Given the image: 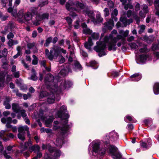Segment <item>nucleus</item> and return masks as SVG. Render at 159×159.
I'll return each mask as SVG.
<instances>
[{"mask_svg":"<svg viewBox=\"0 0 159 159\" xmlns=\"http://www.w3.org/2000/svg\"><path fill=\"white\" fill-rule=\"evenodd\" d=\"M20 2V0H15V1L14 3V6H13V9L15 7H16L18 5Z\"/></svg>","mask_w":159,"mask_h":159,"instance_id":"60","label":"nucleus"},{"mask_svg":"<svg viewBox=\"0 0 159 159\" xmlns=\"http://www.w3.org/2000/svg\"><path fill=\"white\" fill-rule=\"evenodd\" d=\"M37 154L36 156L34 157L33 159H38V158H40L42 156V153L39 152H37Z\"/></svg>","mask_w":159,"mask_h":159,"instance_id":"63","label":"nucleus"},{"mask_svg":"<svg viewBox=\"0 0 159 159\" xmlns=\"http://www.w3.org/2000/svg\"><path fill=\"white\" fill-rule=\"evenodd\" d=\"M142 7V10L143 11L144 13L145 14L147 13L148 12V6L145 4H143Z\"/></svg>","mask_w":159,"mask_h":159,"instance_id":"51","label":"nucleus"},{"mask_svg":"<svg viewBox=\"0 0 159 159\" xmlns=\"http://www.w3.org/2000/svg\"><path fill=\"white\" fill-rule=\"evenodd\" d=\"M31 20L33 25L35 26H38L40 25L41 21L38 15H37L36 16L35 19H34L33 18Z\"/></svg>","mask_w":159,"mask_h":159,"instance_id":"19","label":"nucleus"},{"mask_svg":"<svg viewBox=\"0 0 159 159\" xmlns=\"http://www.w3.org/2000/svg\"><path fill=\"white\" fill-rule=\"evenodd\" d=\"M124 8L126 10H127L129 8V9H132L133 8V6L131 4L128 3L124 5Z\"/></svg>","mask_w":159,"mask_h":159,"instance_id":"54","label":"nucleus"},{"mask_svg":"<svg viewBox=\"0 0 159 159\" xmlns=\"http://www.w3.org/2000/svg\"><path fill=\"white\" fill-rule=\"evenodd\" d=\"M129 45L132 49H135L137 48L138 47V46L134 43H130Z\"/></svg>","mask_w":159,"mask_h":159,"instance_id":"47","label":"nucleus"},{"mask_svg":"<svg viewBox=\"0 0 159 159\" xmlns=\"http://www.w3.org/2000/svg\"><path fill=\"white\" fill-rule=\"evenodd\" d=\"M24 12V10L21 9L19 11V12H18V14L17 13L16 15L15 16H15L16 15H17L18 17L19 18H21L23 16Z\"/></svg>","mask_w":159,"mask_h":159,"instance_id":"45","label":"nucleus"},{"mask_svg":"<svg viewBox=\"0 0 159 159\" xmlns=\"http://www.w3.org/2000/svg\"><path fill=\"white\" fill-rule=\"evenodd\" d=\"M14 93L16 94V95L19 97H21L22 96V94L19 92L18 90L17 89H15L13 90Z\"/></svg>","mask_w":159,"mask_h":159,"instance_id":"53","label":"nucleus"},{"mask_svg":"<svg viewBox=\"0 0 159 159\" xmlns=\"http://www.w3.org/2000/svg\"><path fill=\"white\" fill-rule=\"evenodd\" d=\"M83 31L84 34L89 35L91 34L92 32V30H90L88 28L84 29Z\"/></svg>","mask_w":159,"mask_h":159,"instance_id":"40","label":"nucleus"},{"mask_svg":"<svg viewBox=\"0 0 159 159\" xmlns=\"http://www.w3.org/2000/svg\"><path fill=\"white\" fill-rule=\"evenodd\" d=\"M54 77L51 74H47L44 79V82L45 84L49 87L50 88V92H43L40 94V97L45 96L47 97V102L49 104H52L54 102L55 99V95L57 96L59 95L62 91L65 90L71 87L72 85V82L70 81H62L60 85L58 88V85L53 83Z\"/></svg>","mask_w":159,"mask_h":159,"instance_id":"1","label":"nucleus"},{"mask_svg":"<svg viewBox=\"0 0 159 159\" xmlns=\"http://www.w3.org/2000/svg\"><path fill=\"white\" fill-rule=\"evenodd\" d=\"M120 21L124 24L125 26H126L127 25H128L133 22L132 19H127L125 17H121L120 19Z\"/></svg>","mask_w":159,"mask_h":159,"instance_id":"18","label":"nucleus"},{"mask_svg":"<svg viewBox=\"0 0 159 159\" xmlns=\"http://www.w3.org/2000/svg\"><path fill=\"white\" fill-rule=\"evenodd\" d=\"M24 19L26 21H29L33 19L32 15L30 12H27L25 13L24 16Z\"/></svg>","mask_w":159,"mask_h":159,"instance_id":"25","label":"nucleus"},{"mask_svg":"<svg viewBox=\"0 0 159 159\" xmlns=\"http://www.w3.org/2000/svg\"><path fill=\"white\" fill-rule=\"evenodd\" d=\"M109 153L112 157L114 159H122V156L121 154L117 151V148L115 146L109 145Z\"/></svg>","mask_w":159,"mask_h":159,"instance_id":"7","label":"nucleus"},{"mask_svg":"<svg viewBox=\"0 0 159 159\" xmlns=\"http://www.w3.org/2000/svg\"><path fill=\"white\" fill-rule=\"evenodd\" d=\"M42 20L43 19H48L49 16V15L48 13H44L42 15H38Z\"/></svg>","mask_w":159,"mask_h":159,"instance_id":"34","label":"nucleus"},{"mask_svg":"<svg viewBox=\"0 0 159 159\" xmlns=\"http://www.w3.org/2000/svg\"><path fill=\"white\" fill-rule=\"evenodd\" d=\"M109 136L111 139L113 140H116L119 138V135L117 133L113 131L109 133Z\"/></svg>","mask_w":159,"mask_h":159,"instance_id":"24","label":"nucleus"},{"mask_svg":"<svg viewBox=\"0 0 159 159\" xmlns=\"http://www.w3.org/2000/svg\"><path fill=\"white\" fill-rule=\"evenodd\" d=\"M114 26V21L112 19H110L104 24V26L106 28L111 30Z\"/></svg>","mask_w":159,"mask_h":159,"instance_id":"17","label":"nucleus"},{"mask_svg":"<svg viewBox=\"0 0 159 159\" xmlns=\"http://www.w3.org/2000/svg\"><path fill=\"white\" fill-rule=\"evenodd\" d=\"M12 109L14 112L17 113L19 112L21 107L18 104L13 103L12 104Z\"/></svg>","mask_w":159,"mask_h":159,"instance_id":"20","label":"nucleus"},{"mask_svg":"<svg viewBox=\"0 0 159 159\" xmlns=\"http://www.w3.org/2000/svg\"><path fill=\"white\" fill-rule=\"evenodd\" d=\"M144 40L147 43H151L153 42V40L152 38L147 36H145L144 37Z\"/></svg>","mask_w":159,"mask_h":159,"instance_id":"48","label":"nucleus"},{"mask_svg":"<svg viewBox=\"0 0 159 159\" xmlns=\"http://www.w3.org/2000/svg\"><path fill=\"white\" fill-rule=\"evenodd\" d=\"M52 40V37H49L47 38L46 40V42L44 44L45 47H48L49 44L51 43Z\"/></svg>","mask_w":159,"mask_h":159,"instance_id":"35","label":"nucleus"},{"mask_svg":"<svg viewBox=\"0 0 159 159\" xmlns=\"http://www.w3.org/2000/svg\"><path fill=\"white\" fill-rule=\"evenodd\" d=\"M134 18L136 20V24L139 25L140 23L139 17L137 15H134Z\"/></svg>","mask_w":159,"mask_h":159,"instance_id":"61","label":"nucleus"},{"mask_svg":"<svg viewBox=\"0 0 159 159\" xmlns=\"http://www.w3.org/2000/svg\"><path fill=\"white\" fill-rule=\"evenodd\" d=\"M30 144H31V141L30 139H29L28 142L25 143L24 146L22 148L23 149L20 151L22 153L23 151L27 149L28 147L30 146Z\"/></svg>","mask_w":159,"mask_h":159,"instance_id":"30","label":"nucleus"},{"mask_svg":"<svg viewBox=\"0 0 159 159\" xmlns=\"http://www.w3.org/2000/svg\"><path fill=\"white\" fill-rule=\"evenodd\" d=\"M61 153V152L60 150H56L55 151V153L54 154L55 157H58L60 156Z\"/></svg>","mask_w":159,"mask_h":159,"instance_id":"56","label":"nucleus"},{"mask_svg":"<svg viewBox=\"0 0 159 159\" xmlns=\"http://www.w3.org/2000/svg\"><path fill=\"white\" fill-rule=\"evenodd\" d=\"M14 37V35L12 32H10L7 35V38L8 39H12Z\"/></svg>","mask_w":159,"mask_h":159,"instance_id":"55","label":"nucleus"},{"mask_svg":"<svg viewBox=\"0 0 159 159\" xmlns=\"http://www.w3.org/2000/svg\"><path fill=\"white\" fill-rule=\"evenodd\" d=\"M107 5L110 8H113L114 7V4L112 1H109L107 2Z\"/></svg>","mask_w":159,"mask_h":159,"instance_id":"58","label":"nucleus"},{"mask_svg":"<svg viewBox=\"0 0 159 159\" xmlns=\"http://www.w3.org/2000/svg\"><path fill=\"white\" fill-rule=\"evenodd\" d=\"M12 118L11 117L7 118H2L1 119V122L4 123L6 124V126L8 128H11L12 126L10 124L11 123Z\"/></svg>","mask_w":159,"mask_h":159,"instance_id":"11","label":"nucleus"},{"mask_svg":"<svg viewBox=\"0 0 159 159\" xmlns=\"http://www.w3.org/2000/svg\"><path fill=\"white\" fill-rule=\"evenodd\" d=\"M41 130L43 132H46L47 133H51L52 131V130L49 129H45L44 128H41Z\"/></svg>","mask_w":159,"mask_h":159,"instance_id":"57","label":"nucleus"},{"mask_svg":"<svg viewBox=\"0 0 159 159\" xmlns=\"http://www.w3.org/2000/svg\"><path fill=\"white\" fill-rule=\"evenodd\" d=\"M121 39L123 44L125 43V38L120 35H118L116 37H114L111 39V41L108 43V47L109 51L112 50L114 51H116L117 47L116 46V43L119 40Z\"/></svg>","mask_w":159,"mask_h":159,"instance_id":"4","label":"nucleus"},{"mask_svg":"<svg viewBox=\"0 0 159 159\" xmlns=\"http://www.w3.org/2000/svg\"><path fill=\"white\" fill-rule=\"evenodd\" d=\"M66 107L63 105L61 107L57 112L58 116L61 119V123L64 125H66L68 121V119L69 117L68 114L66 113Z\"/></svg>","mask_w":159,"mask_h":159,"instance_id":"5","label":"nucleus"},{"mask_svg":"<svg viewBox=\"0 0 159 159\" xmlns=\"http://www.w3.org/2000/svg\"><path fill=\"white\" fill-rule=\"evenodd\" d=\"M145 25H142L139 27L140 29L138 31L139 34H141L144 31L145 29Z\"/></svg>","mask_w":159,"mask_h":159,"instance_id":"46","label":"nucleus"},{"mask_svg":"<svg viewBox=\"0 0 159 159\" xmlns=\"http://www.w3.org/2000/svg\"><path fill=\"white\" fill-rule=\"evenodd\" d=\"M158 44H153L152 45V49L155 51L159 49V39L157 40Z\"/></svg>","mask_w":159,"mask_h":159,"instance_id":"39","label":"nucleus"},{"mask_svg":"<svg viewBox=\"0 0 159 159\" xmlns=\"http://www.w3.org/2000/svg\"><path fill=\"white\" fill-rule=\"evenodd\" d=\"M38 8L36 7H31L30 9L29 10L30 11L31 13V14H33V15H37L38 13Z\"/></svg>","mask_w":159,"mask_h":159,"instance_id":"33","label":"nucleus"},{"mask_svg":"<svg viewBox=\"0 0 159 159\" xmlns=\"http://www.w3.org/2000/svg\"><path fill=\"white\" fill-rule=\"evenodd\" d=\"M103 19L101 17L99 14H98L96 16V18L93 19V22L94 23H98L102 22Z\"/></svg>","mask_w":159,"mask_h":159,"instance_id":"27","label":"nucleus"},{"mask_svg":"<svg viewBox=\"0 0 159 159\" xmlns=\"http://www.w3.org/2000/svg\"><path fill=\"white\" fill-rule=\"evenodd\" d=\"M65 19L67 22L69 27L71 28L72 27V20L71 18L70 17L68 16L65 17Z\"/></svg>","mask_w":159,"mask_h":159,"instance_id":"37","label":"nucleus"},{"mask_svg":"<svg viewBox=\"0 0 159 159\" xmlns=\"http://www.w3.org/2000/svg\"><path fill=\"white\" fill-rule=\"evenodd\" d=\"M99 34L97 33H93L91 35V38H92L93 39L95 40H98L99 37Z\"/></svg>","mask_w":159,"mask_h":159,"instance_id":"43","label":"nucleus"},{"mask_svg":"<svg viewBox=\"0 0 159 159\" xmlns=\"http://www.w3.org/2000/svg\"><path fill=\"white\" fill-rule=\"evenodd\" d=\"M74 4L73 0H69L66 5V9L71 11L70 13V15L72 17H75L77 16L75 13L72 11L73 10H76V9L72 7Z\"/></svg>","mask_w":159,"mask_h":159,"instance_id":"10","label":"nucleus"},{"mask_svg":"<svg viewBox=\"0 0 159 159\" xmlns=\"http://www.w3.org/2000/svg\"><path fill=\"white\" fill-rule=\"evenodd\" d=\"M70 128L69 125H64L60 130V134L59 136L57 139L56 145L57 147H61L63 143L64 135L66 133Z\"/></svg>","mask_w":159,"mask_h":159,"instance_id":"3","label":"nucleus"},{"mask_svg":"<svg viewBox=\"0 0 159 159\" xmlns=\"http://www.w3.org/2000/svg\"><path fill=\"white\" fill-rule=\"evenodd\" d=\"M142 78L141 74L137 73L132 75L129 79L130 81H137L140 80Z\"/></svg>","mask_w":159,"mask_h":159,"instance_id":"14","label":"nucleus"},{"mask_svg":"<svg viewBox=\"0 0 159 159\" xmlns=\"http://www.w3.org/2000/svg\"><path fill=\"white\" fill-rule=\"evenodd\" d=\"M104 15L105 16H107L109 15V10L108 8H105L104 10Z\"/></svg>","mask_w":159,"mask_h":159,"instance_id":"59","label":"nucleus"},{"mask_svg":"<svg viewBox=\"0 0 159 159\" xmlns=\"http://www.w3.org/2000/svg\"><path fill=\"white\" fill-rule=\"evenodd\" d=\"M4 77L3 76H0V87H2L4 86Z\"/></svg>","mask_w":159,"mask_h":159,"instance_id":"52","label":"nucleus"},{"mask_svg":"<svg viewBox=\"0 0 159 159\" xmlns=\"http://www.w3.org/2000/svg\"><path fill=\"white\" fill-rule=\"evenodd\" d=\"M76 6L77 7L80 8L81 9H84L85 7V4L83 2L78 1L76 3Z\"/></svg>","mask_w":159,"mask_h":159,"instance_id":"36","label":"nucleus"},{"mask_svg":"<svg viewBox=\"0 0 159 159\" xmlns=\"http://www.w3.org/2000/svg\"><path fill=\"white\" fill-rule=\"evenodd\" d=\"M28 129L29 128L27 125L20 126L18 128V132L20 133L25 134V131H28Z\"/></svg>","mask_w":159,"mask_h":159,"instance_id":"23","label":"nucleus"},{"mask_svg":"<svg viewBox=\"0 0 159 159\" xmlns=\"http://www.w3.org/2000/svg\"><path fill=\"white\" fill-rule=\"evenodd\" d=\"M12 0H1V3L3 7H7V4L9 7L7 9V11L11 13L13 16H15L17 14L16 9H13L12 7Z\"/></svg>","mask_w":159,"mask_h":159,"instance_id":"6","label":"nucleus"},{"mask_svg":"<svg viewBox=\"0 0 159 159\" xmlns=\"http://www.w3.org/2000/svg\"><path fill=\"white\" fill-rule=\"evenodd\" d=\"M139 51L141 53H143L148 52L149 50L147 49V45H144L143 47L141 48Z\"/></svg>","mask_w":159,"mask_h":159,"instance_id":"44","label":"nucleus"},{"mask_svg":"<svg viewBox=\"0 0 159 159\" xmlns=\"http://www.w3.org/2000/svg\"><path fill=\"white\" fill-rule=\"evenodd\" d=\"M68 72H71V70L69 68H67V69H62L60 71L59 74L62 76H65Z\"/></svg>","mask_w":159,"mask_h":159,"instance_id":"28","label":"nucleus"},{"mask_svg":"<svg viewBox=\"0 0 159 159\" xmlns=\"http://www.w3.org/2000/svg\"><path fill=\"white\" fill-rule=\"evenodd\" d=\"M153 91L155 94L159 93V84L156 83L153 87Z\"/></svg>","mask_w":159,"mask_h":159,"instance_id":"29","label":"nucleus"},{"mask_svg":"<svg viewBox=\"0 0 159 159\" xmlns=\"http://www.w3.org/2000/svg\"><path fill=\"white\" fill-rule=\"evenodd\" d=\"M18 43L17 40L11 39L8 41V44L9 47H11L14 45L17 44Z\"/></svg>","mask_w":159,"mask_h":159,"instance_id":"31","label":"nucleus"},{"mask_svg":"<svg viewBox=\"0 0 159 159\" xmlns=\"http://www.w3.org/2000/svg\"><path fill=\"white\" fill-rule=\"evenodd\" d=\"M117 33L116 30H114L109 36H105L104 37V42L98 41L96 42L97 45L94 47L93 49L98 53V55L99 57L106 55V53L104 50L106 47V43H109V41L113 38L112 34H116Z\"/></svg>","mask_w":159,"mask_h":159,"instance_id":"2","label":"nucleus"},{"mask_svg":"<svg viewBox=\"0 0 159 159\" xmlns=\"http://www.w3.org/2000/svg\"><path fill=\"white\" fill-rule=\"evenodd\" d=\"M17 135L18 138L21 140L23 141L25 140L24 134L22 133V134L19 133Z\"/></svg>","mask_w":159,"mask_h":159,"instance_id":"50","label":"nucleus"},{"mask_svg":"<svg viewBox=\"0 0 159 159\" xmlns=\"http://www.w3.org/2000/svg\"><path fill=\"white\" fill-rule=\"evenodd\" d=\"M148 57V55L146 54L140 55L139 58L137 59L136 61L139 64H143L146 61Z\"/></svg>","mask_w":159,"mask_h":159,"instance_id":"12","label":"nucleus"},{"mask_svg":"<svg viewBox=\"0 0 159 159\" xmlns=\"http://www.w3.org/2000/svg\"><path fill=\"white\" fill-rule=\"evenodd\" d=\"M25 110L24 109L20 110L19 112H20L21 116L23 117V118L27 116L26 114L25 113Z\"/></svg>","mask_w":159,"mask_h":159,"instance_id":"49","label":"nucleus"},{"mask_svg":"<svg viewBox=\"0 0 159 159\" xmlns=\"http://www.w3.org/2000/svg\"><path fill=\"white\" fill-rule=\"evenodd\" d=\"M140 5L138 2L136 3V4L135 6V9L136 11L139 10L140 9Z\"/></svg>","mask_w":159,"mask_h":159,"instance_id":"64","label":"nucleus"},{"mask_svg":"<svg viewBox=\"0 0 159 159\" xmlns=\"http://www.w3.org/2000/svg\"><path fill=\"white\" fill-rule=\"evenodd\" d=\"M147 142H148L147 143L143 141H141L140 142V145L141 147L143 148L147 149L148 147L150 146L151 144V139L149 138H148L147 139Z\"/></svg>","mask_w":159,"mask_h":159,"instance_id":"16","label":"nucleus"},{"mask_svg":"<svg viewBox=\"0 0 159 159\" xmlns=\"http://www.w3.org/2000/svg\"><path fill=\"white\" fill-rule=\"evenodd\" d=\"M129 33V31L128 30H126L125 32L123 30H120L119 32L120 34H122L123 37L125 38V37H127Z\"/></svg>","mask_w":159,"mask_h":159,"instance_id":"42","label":"nucleus"},{"mask_svg":"<svg viewBox=\"0 0 159 159\" xmlns=\"http://www.w3.org/2000/svg\"><path fill=\"white\" fill-rule=\"evenodd\" d=\"M27 47L29 49H33V52L34 53L38 52V50L36 47V44L35 42L28 43L27 44Z\"/></svg>","mask_w":159,"mask_h":159,"instance_id":"15","label":"nucleus"},{"mask_svg":"<svg viewBox=\"0 0 159 159\" xmlns=\"http://www.w3.org/2000/svg\"><path fill=\"white\" fill-rule=\"evenodd\" d=\"M11 100V98L9 97L6 96L5 97L4 99L3 104L5 106V108L6 109H10L11 108V106L10 102Z\"/></svg>","mask_w":159,"mask_h":159,"instance_id":"13","label":"nucleus"},{"mask_svg":"<svg viewBox=\"0 0 159 159\" xmlns=\"http://www.w3.org/2000/svg\"><path fill=\"white\" fill-rule=\"evenodd\" d=\"M100 144L98 143H94L93 147V151L95 153H98L101 156L104 155L106 152V149L105 148H100Z\"/></svg>","mask_w":159,"mask_h":159,"instance_id":"9","label":"nucleus"},{"mask_svg":"<svg viewBox=\"0 0 159 159\" xmlns=\"http://www.w3.org/2000/svg\"><path fill=\"white\" fill-rule=\"evenodd\" d=\"M93 45L92 41V39L90 37H89L87 42H86L84 44L85 47L89 49L90 50L91 49V47Z\"/></svg>","mask_w":159,"mask_h":159,"instance_id":"21","label":"nucleus"},{"mask_svg":"<svg viewBox=\"0 0 159 159\" xmlns=\"http://www.w3.org/2000/svg\"><path fill=\"white\" fill-rule=\"evenodd\" d=\"M31 72L32 74L31 77L30 79L33 80H37L38 77L36 76V74L35 70L34 69H32L31 70Z\"/></svg>","mask_w":159,"mask_h":159,"instance_id":"32","label":"nucleus"},{"mask_svg":"<svg viewBox=\"0 0 159 159\" xmlns=\"http://www.w3.org/2000/svg\"><path fill=\"white\" fill-rule=\"evenodd\" d=\"M154 4L156 10L155 14L159 16V0H156L154 2Z\"/></svg>","mask_w":159,"mask_h":159,"instance_id":"26","label":"nucleus"},{"mask_svg":"<svg viewBox=\"0 0 159 159\" xmlns=\"http://www.w3.org/2000/svg\"><path fill=\"white\" fill-rule=\"evenodd\" d=\"M88 16L92 19V21L93 22V19H95V14L93 11H90L88 14Z\"/></svg>","mask_w":159,"mask_h":159,"instance_id":"38","label":"nucleus"},{"mask_svg":"<svg viewBox=\"0 0 159 159\" xmlns=\"http://www.w3.org/2000/svg\"><path fill=\"white\" fill-rule=\"evenodd\" d=\"M60 47L53 48L49 52V54L47 57L50 60L52 61L53 59H56L59 53Z\"/></svg>","mask_w":159,"mask_h":159,"instance_id":"8","label":"nucleus"},{"mask_svg":"<svg viewBox=\"0 0 159 159\" xmlns=\"http://www.w3.org/2000/svg\"><path fill=\"white\" fill-rule=\"evenodd\" d=\"M9 17V15L7 14H6L5 15L3 16L2 19H1L2 21H5L7 20V18Z\"/></svg>","mask_w":159,"mask_h":159,"instance_id":"62","label":"nucleus"},{"mask_svg":"<svg viewBox=\"0 0 159 159\" xmlns=\"http://www.w3.org/2000/svg\"><path fill=\"white\" fill-rule=\"evenodd\" d=\"M33 59L32 61V64L34 65H37L38 63V59L34 55H33Z\"/></svg>","mask_w":159,"mask_h":159,"instance_id":"41","label":"nucleus"},{"mask_svg":"<svg viewBox=\"0 0 159 159\" xmlns=\"http://www.w3.org/2000/svg\"><path fill=\"white\" fill-rule=\"evenodd\" d=\"M40 148L38 145H34L29 147V151L31 152L33 151L34 152H39Z\"/></svg>","mask_w":159,"mask_h":159,"instance_id":"22","label":"nucleus"}]
</instances>
